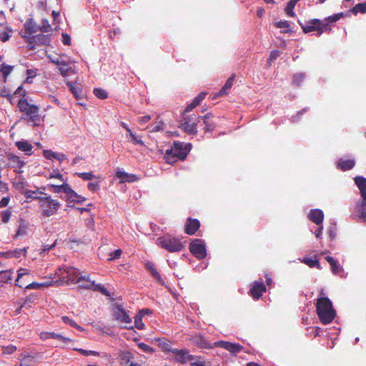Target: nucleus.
I'll return each instance as SVG.
<instances>
[{
    "instance_id": "59",
    "label": "nucleus",
    "mask_w": 366,
    "mask_h": 366,
    "mask_svg": "<svg viewBox=\"0 0 366 366\" xmlns=\"http://www.w3.org/2000/svg\"><path fill=\"white\" fill-rule=\"evenodd\" d=\"M66 182V180H65V182H62V192L65 193L67 196L69 194L72 193L73 189Z\"/></svg>"
},
{
    "instance_id": "2",
    "label": "nucleus",
    "mask_w": 366,
    "mask_h": 366,
    "mask_svg": "<svg viewBox=\"0 0 366 366\" xmlns=\"http://www.w3.org/2000/svg\"><path fill=\"white\" fill-rule=\"evenodd\" d=\"M190 341L195 345L205 349H212L216 347H219L224 348V350L229 351L232 354L236 355L239 352L243 347L237 343H232L227 341H217L211 344L208 342L203 336L201 335H192L189 338Z\"/></svg>"
},
{
    "instance_id": "49",
    "label": "nucleus",
    "mask_w": 366,
    "mask_h": 366,
    "mask_svg": "<svg viewBox=\"0 0 366 366\" xmlns=\"http://www.w3.org/2000/svg\"><path fill=\"white\" fill-rule=\"evenodd\" d=\"M75 350L79 352L81 355L84 356H89V355H94V356H99V352L94 350H86L84 349H77L75 348Z\"/></svg>"
},
{
    "instance_id": "23",
    "label": "nucleus",
    "mask_w": 366,
    "mask_h": 366,
    "mask_svg": "<svg viewBox=\"0 0 366 366\" xmlns=\"http://www.w3.org/2000/svg\"><path fill=\"white\" fill-rule=\"evenodd\" d=\"M355 210L363 222H366V198L357 202Z\"/></svg>"
},
{
    "instance_id": "45",
    "label": "nucleus",
    "mask_w": 366,
    "mask_h": 366,
    "mask_svg": "<svg viewBox=\"0 0 366 366\" xmlns=\"http://www.w3.org/2000/svg\"><path fill=\"white\" fill-rule=\"evenodd\" d=\"M75 174L84 180H92L96 178L92 172H76Z\"/></svg>"
},
{
    "instance_id": "58",
    "label": "nucleus",
    "mask_w": 366,
    "mask_h": 366,
    "mask_svg": "<svg viewBox=\"0 0 366 366\" xmlns=\"http://www.w3.org/2000/svg\"><path fill=\"white\" fill-rule=\"evenodd\" d=\"M49 178H56L61 182H65L66 180L64 179L63 175L60 174L57 170H54L52 172H51L49 174Z\"/></svg>"
},
{
    "instance_id": "41",
    "label": "nucleus",
    "mask_w": 366,
    "mask_h": 366,
    "mask_svg": "<svg viewBox=\"0 0 366 366\" xmlns=\"http://www.w3.org/2000/svg\"><path fill=\"white\" fill-rule=\"evenodd\" d=\"M295 5H296V3L294 1H292V0H290L287 3V6L285 7V11L286 14L288 16H295V14L293 11V9L295 8Z\"/></svg>"
},
{
    "instance_id": "37",
    "label": "nucleus",
    "mask_w": 366,
    "mask_h": 366,
    "mask_svg": "<svg viewBox=\"0 0 366 366\" xmlns=\"http://www.w3.org/2000/svg\"><path fill=\"white\" fill-rule=\"evenodd\" d=\"M192 365L195 366H208L206 365L204 359L200 356H194L190 355L189 360Z\"/></svg>"
},
{
    "instance_id": "18",
    "label": "nucleus",
    "mask_w": 366,
    "mask_h": 366,
    "mask_svg": "<svg viewBox=\"0 0 366 366\" xmlns=\"http://www.w3.org/2000/svg\"><path fill=\"white\" fill-rule=\"evenodd\" d=\"M172 353L175 355L176 361L180 363H186L189 360L190 354L187 350H179L174 348Z\"/></svg>"
},
{
    "instance_id": "17",
    "label": "nucleus",
    "mask_w": 366,
    "mask_h": 366,
    "mask_svg": "<svg viewBox=\"0 0 366 366\" xmlns=\"http://www.w3.org/2000/svg\"><path fill=\"white\" fill-rule=\"evenodd\" d=\"M30 275V271L26 268H20L18 270L17 278L16 280V285L23 287L26 282L28 277Z\"/></svg>"
},
{
    "instance_id": "62",
    "label": "nucleus",
    "mask_w": 366,
    "mask_h": 366,
    "mask_svg": "<svg viewBox=\"0 0 366 366\" xmlns=\"http://www.w3.org/2000/svg\"><path fill=\"white\" fill-rule=\"evenodd\" d=\"M41 287L42 286L41 282H31L25 287L27 290H37Z\"/></svg>"
},
{
    "instance_id": "32",
    "label": "nucleus",
    "mask_w": 366,
    "mask_h": 366,
    "mask_svg": "<svg viewBox=\"0 0 366 366\" xmlns=\"http://www.w3.org/2000/svg\"><path fill=\"white\" fill-rule=\"evenodd\" d=\"M299 260L302 262V263H305V264H307V266H309L310 267H317V268H320V263H319V261H318V259L317 257L315 256L314 257H304L302 259L300 258Z\"/></svg>"
},
{
    "instance_id": "20",
    "label": "nucleus",
    "mask_w": 366,
    "mask_h": 366,
    "mask_svg": "<svg viewBox=\"0 0 366 366\" xmlns=\"http://www.w3.org/2000/svg\"><path fill=\"white\" fill-rule=\"evenodd\" d=\"M27 252L26 248H22V249H16L12 251H7L4 252H0V257L9 259L13 257H20L21 256L24 255L26 256Z\"/></svg>"
},
{
    "instance_id": "7",
    "label": "nucleus",
    "mask_w": 366,
    "mask_h": 366,
    "mask_svg": "<svg viewBox=\"0 0 366 366\" xmlns=\"http://www.w3.org/2000/svg\"><path fill=\"white\" fill-rule=\"evenodd\" d=\"M21 96H22V97L18 102V107L19 110L29 116L32 121H35L39 117V107L28 102V101L24 98L26 96V92L22 90Z\"/></svg>"
},
{
    "instance_id": "12",
    "label": "nucleus",
    "mask_w": 366,
    "mask_h": 366,
    "mask_svg": "<svg viewBox=\"0 0 366 366\" xmlns=\"http://www.w3.org/2000/svg\"><path fill=\"white\" fill-rule=\"evenodd\" d=\"M304 32L309 33L313 31H317L319 34H322L323 29L321 27V22L318 19H313L305 24H300Z\"/></svg>"
},
{
    "instance_id": "42",
    "label": "nucleus",
    "mask_w": 366,
    "mask_h": 366,
    "mask_svg": "<svg viewBox=\"0 0 366 366\" xmlns=\"http://www.w3.org/2000/svg\"><path fill=\"white\" fill-rule=\"evenodd\" d=\"M204 124L205 125V132H212L215 127L214 124L210 122L209 114H207L204 117Z\"/></svg>"
},
{
    "instance_id": "9",
    "label": "nucleus",
    "mask_w": 366,
    "mask_h": 366,
    "mask_svg": "<svg viewBox=\"0 0 366 366\" xmlns=\"http://www.w3.org/2000/svg\"><path fill=\"white\" fill-rule=\"evenodd\" d=\"M200 117L192 114L183 118L181 121L180 127L187 134H196L197 132V124Z\"/></svg>"
},
{
    "instance_id": "21",
    "label": "nucleus",
    "mask_w": 366,
    "mask_h": 366,
    "mask_svg": "<svg viewBox=\"0 0 366 366\" xmlns=\"http://www.w3.org/2000/svg\"><path fill=\"white\" fill-rule=\"evenodd\" d=\"M44 157L47 159H56L61 162L67 159L66 156L63 153L54 152L51 150L45 149L43 151Z\"/></svg>"
},
{
    "instance_id": "36",
    "label": "nucleus",
    "mask_w": 366,
    "mask_h": 366,
    "mask_svg": "<svg viewBox=\"0 0 366 366\" xmlns=\"http://www.w3.org/2000/svg\"><path fill=\"white\" fill-rule=\"evenodd\" d=\"M157 341L159 342V346L161 347V349L164 352H171L172 350H174V349L171 346V343L169 341H168L166 339H157Z\"/></svg>"
},
{
    "instance_id": "6",
    "label": "nucleus",
    "mask_w": 366,
    "mask_h": 366,
    "mask_svg": "<svg viewBox=\"0 0 366 366\" xmlns=\"http://www.w3.org/2000/svg\"><path fill=\"white\" fill-rule=\"evenodd\" d=\"M156 244L170 252H179L183 248V244L179 239L169 235L158 237Z\"/></svg>"
},
{
    "instance_id": "47",
    "label": "nucleus",
    "mask_w": 366,
    "mask_h": 366,
    "mask_svg": "<svg viewBox=\"0 0 366 366\" xmlns=\"http://www.w3.org/2000/svg\"><path fill=\"white\" fill-rule=\"evenodd\" d=\"M94 94L101 99H106L108 97L107 91L101 88L94 89Z\"/></svg>"
},
{
    "instance_id": "60",
    "label": "nucleus",
    "mask_w": 366,
    "mask_h": 366,
    "mask_svg": "<svg viewBox=\"0 0 366 366\" xmlns=\"http://www.w3.org/2000/svg\"><path fill=\"white\" fill-rule=\"evenodd\" d=\"M88 188L92 192H97V191L99 190V189H100L99 182L89 183Z\"/></svg>"
},
{
    "instance_id": "3",
    "label": "nucleus",
    "mask_w": 366,
    "mask_h": 366,
    "mask_svg": "<svg viewBox=\"0 0 366 366\" xmlns=\"http://www.w3.org/2000/svg\"><path fill=\"white\" fill-rule=\"evenodd\" d=\"M317 314L321 322L330 324L335 319L336 312L332 307V303L327 297H320L317 300Z\"/></svg>"
},
{
    "instance_id": "53",
    "label": "nucleus",
    "mask_w": 366,
    "mask_h": 366,
    "mask_svg": "<svg viewBox=\"0 0 366 366\" xmlns=\"http://www.w3.org/2000/svg\"><path fill=\"white\" fill-rule=\"evenodd\" d=\"M66 197L68 200L73 202H80L81 200H79V198H81V196L78 195L74 190L72 191V193L69 194Z\"/></svg>"
},
{
    "instance_id": "55",
    "label": "nucleus",
    "mask_w": 366,
    "mask_h": 366,
    "mask_svg": "<svg viewBox=\"0 0 366 366\" xmlns=\"http://www.w3.org/2000/svg\"><path fill=\"white\" fill-rule=\"evenodd\" d=\"M122 254V251L120 249H117L113 252L110 253V257L108 259L109 261H112L116 259H119L121 257V254Z\"/></svg>"
},
{
    "instance_id": "54",
    "label": "nucleus",
    "mask_w": 366,
    "mask_h": 366,
    "mask_svg": "<svg viewBox=\"0 0 366 366\" xmlns=\"http://www.w3.org/2000/svg\"><path fill=\"white\" fill-rule=\"evenodd\" d=\"M305 79V74L302 73L295 74L293 76L292 82L296 85H299L301 81Z\"/></svg>"
},
{
    "instance_id": "48",
    "label": "nucleus",
    "mask_w": 366,
    "mask_h": 366,
    "mask_svg": "<svg viewBox=\"0 0 366 366\" xmlns=\"http://www.w3.org/2000/svg\"><path fill=\"white\" fill-rule=\"evenodd\" d=\"M276 26L282 29L283 32H287L290 30V24L287 21H280L275 24Z\"/></svg>"
},
{
    "instance_id": "25",
    "label": "nucleus",
    "mask_w": 366,
    "mask_h": 366,
    "mask_svg": "<svg viewBox=\"0 0 366 366\" xmlns=\"http://www.w3.org/2000/svg\"><path fill=\"white\" fill-rule=\"evenodd\" d=\"M66 85L69 86L71 92L76 99H81L83 98L84 95L82 94V89L76 82L67 81Z\"/></svg>"
},
{
    "instance_id": "11",
    "label": "nucleus",
    "mask_w": 366,
    "mask_h": 366,
    "mask_svg": "<svg viewBox=\"0 0 366 366\" xmlns=\"http://www.w3.org/2000/svg\"><path fill=\"white\" fill-rule=\"evenodd\" d=\"M191 252L197 258L203 259L206 257L205 243L202 239H196L189 245Z\"/></svg>"
},
{
    "instance_id": "30",
    "label": "nucleus",
    "mask_w": 366,
    "mask_h": 366,
    "mask_svg": "<svg viewBox=\"0 0 366 366\" xmlns=\"http://www.w3.org/2000/svg\"><path fill=\"white\" fill-rule=\"evenodd\" d=\"M234 77H235V76L232 75L227 80L226 83L224 84L223 87L221 89V90H219V92L214 95L215 98L219 96H225L229 93L230 89L232 88V86L233 85V81H234Z\"/></svg>"
},
{
    "instance_id": "33",
    "label": "nucleus",
    "mask_w": 366,
    "mask_h": 366,
    "mask_svg": "<svg viewBox=\"0 0 366 366\" xmlns=\"http://www.w3.org/2000/svg\"><path fill=\"white\" fill-rule=\"evenodd\" d=\"M326 260L330 264L331 269L333 274H339L342 271V267L339 263L332 257L327 256L325 257Z\"/></svg>"
},
{
    "instance_id": "31",
    "label": "nucleus",
    "mask_w": 366,
    "mask_h": 366,
    "mask_svg": "<svg viewBox=\"0 0 366 366\" xmlns=\"http://www.w3.org/2000/svg\"><path fill=\"white\" fill-rule=\"evenodd\" d=\"M117 177L121 179V182H133L137 179V177L134 174H129L122 170H118L117 172Z\"/></svg>"
},
{
    "instance_id": "26",
    "label": "nucleus",
    "mask_w": 366,
    "mask_h": 366,
    "mask_svg": "<svg viewBox=\"0 0 366 366\" xmlns=\"http://www.w3.org/2000/svg\"><path fill=\"white\" fill-rule=\"evenodd\" d=\"M355 184L360 189L362 199L366 198V179L362 176H357L354 179Z\"/></svg>"
},
{
    "instance_id": "50",
    "label": "nucleus",
    "mask_w": 366,
    "mask_h": 366,
    "mask_svg": "<svg viewBox=\"0 0 366 366\" xmlns=\"http://www.w3.org/2000/svg\"><path fill=\"white\" fill-rule=\"evenodd\" d=\"M57 341L59 342V345L62 347L69 346V345L72 342L71 339L64 337L63 335H61V338H59Z\"/></svg>"
},
{
    "instance_id": "57",
    "label": "nucleus",
    "mask_w": 366,
    "mask_h": 366,
    "mask_svg": "<svg viewBox=\"0 0 366 366\" xmlns=\"http://www.w3.org/2000/svg\"><path fill=\"white\" fill-rule=\"evenodd\" d=\"M11 216V212L9 210L3 211L1 213V220L4 223H7Z\"/></svg>"
},
{
    "instance_id": "8",
    "label": "nucleus",
    "mask_w": 366,
    "mask_h": 366,
    "mask_svg": "<svg viewBox=\"0 0 366 366\" xmlns=\"http://www.w3.org/2000/svg\"><path fill=\"white\" fill-rule=\"evenodd\" d=\"M112 314L114 319L124 324V327L127 329H133L132 325L128 326L127 325L132 324V318L128 315L127 312L120 305H116L113 307Z\"/></svg>"
},
{
    "instance_id": "5",
    "label": "nucleus",
    "mask_w": 366,
    "mask_h": 366,
    "mask_svg": "<svg viewBox=\"0 0 366 366\" xmlns=\"http://www.w3.org/2000/svg\"><path fill=\"white\" fill-rule=\"evenodd\" d=\"M188 150L184 148L183 144L181 142H174L170 149H167L164 159L169 164H173L177 159H184L188 154Z\"/></svg>"
},
{
    "instance_id": "27",
    "label": "nucleus",
    "mask_w": 366,
    "mask_h": 366,
    "mask_svg": "<svg viewBox=\"0 0 366 366\" xmlns=\"http://www.w3.org/2000/svg\"><path fill=\"white\" fill-rule=\"evenodd\" d=\"M22 90L23 86H19L14 93L11 94L9 91L6 89H1L0 91V96L6 97L11 104H14V97L16 96L21 97Z\"/></svg>"
},
{
    "instance_id": "52",
    "label": "nucleus",
    "mask_w": 366,
    "mask_h": 366,
    "mask_svg": "<svg viewBox=\"0 0 366 366\" xmlns=\"http://www.w3.org/2000/svg\"><path fill=\"white\" fill-rule=\"evenodd\" d=\"M16 350V347L13 345H9L6 347H2V353L6 355L13 354Z\"/></svg>"
},
{
    "instance_id": "63",
    "label": "nucleus",
    "mask_w": 366,
    "mask_h": 366,
    "mask_svg": "<svg viewBox=\"0 0 366 366\" xmlns=\"http://www.w3.org/2000/svg\"><path fill=\"white\" fill-rule=\"evenodd\" d=\"M48 187L51 189H52V192L54 193H60L62 192V184L61 185H56L53 184H50L48 185Z\"/></svg>"
},
{
    "instance_id": "1",
    "label": "nucleus",
    "mask_w": 366,
    "mask_h": 366,
    "mask_svg": "<svg viewBox=\"0 0 366 366\" xmlns=\"http://www.w3.org/2000/svg\"><path fill=\"white\" fill-rule=\"evenodd\" d=\"M55 274L58 277L55 281L57 285L78 284L81 288L98 291L106 296L110 295L109 292L103 285L95 283L89 275H81L74 267H59Z\"/></svg>"
},
{
    "instance_id": "44",
    "label": "nucleus",
    "mask_w": 366,
    "mask_h": 366,
    "mask_svg": "<svg viewBox=\"0 0 366 366\" xmlns=\"http://www.w3.org/2000/svg\"><path fill=\"white\" fill-rule=\"evenodd\" d=\"M129 137H131V142L134 144H141L144 145V142L142 140V137L140 136L137 135L135 133H134L132 131L128 133Z\"/></svg>"
},
{
    "instance_id": "51",
    "label": "nucleus",
    "mask_w": 366,
    "mask_h": 366,
    "mask_svg": "<svg viewBox=\"0 0 366 366\" xmlns=\"http://www.w3.org/2000/svg\"><path fill=\"white\" fill-rule=\"evenodd\" d=\"M138 346L142 351H144L147 353L152 354V353L154 352V350L152 347H150L149 345H148L144 342L139 343Z\"/></svg>"
},
{
    "instance_id": "15",
    "label": "nucleus",
    "mask_w": 366,
    "mask_h": 366,
    "mask_svg": "<svg viewBox=\"0 0 366 366\" xmlns=\"http://www.w3.org/2000/svg\"><path fill=\"white\" fill-rule=\"evenodd\" d=\"M20 363L16 366H36L37 355L21 354L19 357Z\"/></svg>"
},
{
    "instance_id": "10",
    "label": "nucleus",
    "mask_w": 366,
    "mask_h": 366,
    "mask_svg": "<svg viewBox=\"0 0 366 366\" xmlns=\"http://www.w3.org/2000/svg\"><path fill=\"white\" fill-rule=\"evenodd\" d=\"M8 165L17 173L23 172V168L26 165L25 161L19 156L10 153L7 154Z\"/></svg>"
},
{
    "instance_id": "28",
    "label": "nucleus",
    "mask_w": 366,
    "mask_h": 366,
    "mask_svg": "<svg viewBox=\"0 0 366 366\" xmlns=\"http://www.w3.org/2000/svg\"><path fill=\"white\" fill-rule=\"evenodd\" d=\"M146 268L150 272L151 274L162 285H164V281L159 274L158 271L155 268V265L152 262H147L145 264Z\"/></svg>"
},
{
    "instance_id": "64",
    "label": "nucleus",
    "mask_w": 366,
    "mask_h": 366,
    "mask_svg": "<svg viewBox=\"0 0 366 366\" xmlns=\"http://www.w3.org/2000/svg\"><path fill=\"white\" fill-rule=\"evenodd\" d=\"M206 93L202 92L198 94L193 101L194 102V104L199 105L200 102L205 98Z\"/></svg>"
},
{
    "instance_id": "4",
    "label": "nucleus",
    "mask_w": 366,
    "mask_h": 366,
    "mask_svg": "<svg viewBox=\"0 0 366 366\" xmlns=\"http://www.w3.org/2000/svg\"><path fill=\"white\" fill-rule=\"evenodd\" d=\"M59 200L54 199L51 195L45 194L39 202V208L43 216L49 217L57 213L61 207Z\"/></svg>"
},
{
    "instance_id": "22",
    "label": "nucleus",
    "mask_w": 366,
    "mask_h": 366,
    "mask_svg": "<svg viewBox=\"0 0 366 366\" xmlns=\"http://www.w3.org/2000/svg\"><path fill=\"white\" fill-rule=\"evenodd\" d=\"M23 194L26 199H36L39 200V202H40L41 198H43L46 193L40 191L39 189H36L34 191L30 189H24L23 191Z\"/></svg>"
},
{
    "instance_id": "43",
    "label": "nucleus",
    "mask_w": 366,
    "mask_h": 366,
    "mask_svg": "<svg viewBox=\"0 0 366 366\" xmlns=\"http://www.w3.org/2000/svg\"><path fill=\"white\" fill-rule=\"evenodd\" d=\"M12 70H13L12 66L6 65L4 64L0 65V71H1L2 74H4V81H6V77L9 75V74L11 72Z\"/></svg>"
},
{
    "instance_id": "38",
    "label": "nucleus",
    "mask_w": 366,
    "mask_h": 366,
    "mask_svg": "<svg viewBox=\"0 0 366 366\" xmlns=\"http://www.w3.org/2000/svg\"><path fill=\"white\" fill-rule=\"evenodd\" d=\"M24 27L26 31L30 34L36 31V24L32 19H29L26 21L24 24Z\"/></svg>"
},
{
    "instance_id": "34",
    "label": "nucleus",
    "mask_w": 366,
    "mask_h": 366,
    "mask_svg": "<svg viewBox=\"0 0 366 366\" xmlns=\"http://www.w3.org/2000/svg\"><path fill=\"white\" fill-rule=\"evenodd\" d=\"M355 160L354 159H340L337 164V167L342 169V170H349L354 167L355 166Z\"/></svg>"
},
{
    "instance_id": "24",
    "label": "nucleus",
    "mask_w": 366,
    "mask_h": 366,
    "mask_svg": "<svg viewBox=\"0 0 366 366\" xmlns=\"http://www.w3.org/2000/svg\"><path fill=\"white\" fill-rule=\"evenodd\" d=\"M16 146L19 150L23 152L26 155H31L33 146L26 140H21L16 142Z\"/></svg>"
},
{
    "instance_id": "39",
    "label": "nucleus",
    "mask_w": 366,
    "mask_h": 366,
    "mask_svg": "<svg viewBox=\"0 0 366 366\" xmlns=\"http://www.w3.org/2000/svg\"><path fill=\"white\" fill-rule=\"evenodd\" d=\"M142 312H138L134 317V325L138 330L144 329V324L142 322Z\"/></svg>"
},
{
    "instance_id": "29",
    "label": "nucleus",
    "mask_w": 366,
    "mask_h": 366,
    "mask_svg": "<svg viewBox=\"0 0 366 366\" xmlns=\"http://www.w3.org/2000/svg\"><path fill=\"white\" fill-rule=\"evenodd\" d=\"M200 226L199 222L196 219H189L186 224V232L194 234Z\"/></svg>"
},
{
    "instance_id": "13",
    "label": "nucleus",
    "mask_w": 366,
    "mask_h": 366,
    "mask_svg": "<svg viewBox=\"0 0 366 366\" xmlns=\"http://www.w3.org/2000/svg\"><path fill=\"white\" fill-rule=\"evenodd\" d=\"M119 357L122 366H137V363L133 361L134 354L126 350H119Z\"/></svg>"
},
{
    "instance_id": "40",
    "label": "nucleus",
    "mask_w": 366,
    "mask_h": 366,
    "mask_svg": "<svg viewBox=\"0 0 366 366\" xmlns=\"http://www.w3.org/2000/svg\"><path fill=\"white\" fill-rule=\"evenodd\" d=\"M71 63L72 61L69 57L64 54L59 56V60L58 63L59 66H70Z\"/></svg>"
},
{
    "instance_id": "14",
    "label": "nucleus",
    "mask_w": 366,
    "mask_h": 366,
    "mask_svg": "<svg viewBox=\"0 0 366 366\" xmlns=\"http://www.w3.org/2000/svg\"><path fill=\"white\" fill-rule=\"evenodd\" d=\"M29 232V224L28 222L21 219L17 223V229L14 238L21 239L26 237Z\"/></svg>"
},
{
    "instance_id": "46",
    "label": "nucleus",
    "mask_w": 366,
    "mask_h": 366,
    "mask_svg": "<svg viewBox=\"0 0 366 366\" xmlns=\"http://www.w3.org/2000/svg\"><path fill=\"white\" fill-rule=\"evenodd\" d=\"M353 13H366V3H359L352 9Z\"/></svg>"
},
{
    "instance_id": "19",
    "label": "nucleus",
    "mask_w": 366,
    "mask_h": 366,
    "mask_svg": "<svg viewBox=\"0 0 366 366\" xmlns=\"http://www.w3.org/2000/svg\"><path fill=\"white\" fill-rule=\"evenodd\" d=\"M308 217L317 225H320L322 224L324 219L323 212L319 209H311L308 214Z\"/></svg>"
},
{
    "instance_id": "61",
    "label": "nucleus",
    "mask_w": 366,
    "mask_h": 366,
    "mask_svg": "<svg viewBox=\"0 0 366 366\" xmlns=\"http://www.w3.org/2000/svg\"><path fill=\"white\" fill-rule=\"evenodd\" d=\"M11 32V30L9 31H4L0 32V40L3 42H5L9 40L10 38L9 33Z\"/></svg>"
},
{
    "instance_id": "16",
    "label": "nucleus",
    "mask_w": 366,
    "mask_h": 366,
    "mask_svg": "<svg viewBox=\"0 0 366 366\" xmlns=\"http://www.w3.org/2000/svg\"><path fill=\"white\" fill-rule=\"evenodd\" d=\"M266 291V287L262 282H255L249 290L250 295L255 300L259 299L263 292Z\"/></svg>"
},
{
    "instance_id": "35",
    "label": "nucleus",
    "mask_w": 366,
    "mask_h": 366,
    "mask_svg": "<svg viewBox=\"0 0 366 366\" xmlns=\"http://www.w3.org/2000/svg\"><path fill=\"white\" fill-rule=\"evenodd\" d=\"M40 338L43 340L50 338L57 340L59 338H61V335L54 332H42L40 333Z\"/></svg>"
},
{
    "instance_id": "56",
    "label": "nucleus",
    "mask_w": 366,
    "mask_h": 366,
    "mask_svg": "<svg viewBox=\"0 0 366 366\" xmlns=\"http://www.w3.org/2000/svg\"><path fill=\"white\" fill-rule=\"evenodd\" d=\"M59 69L60 71L61 75L63 77H66L69 75L70 71L72 70L70 66H59Z\"/></svg>"
}]
</instances>
